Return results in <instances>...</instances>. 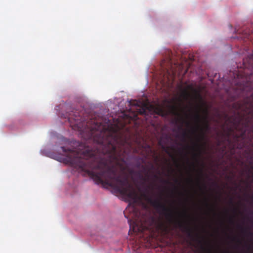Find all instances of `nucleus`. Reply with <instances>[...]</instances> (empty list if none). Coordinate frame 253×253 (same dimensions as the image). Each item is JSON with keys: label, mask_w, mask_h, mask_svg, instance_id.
<instances>
[{"label": "nucleus", "mask_w": 253, "mask_h": 253, "mask_svg": "<svg viewBox=\"0 0 253 253\" xmlns=\"http://www.w3.org/2000/svg\"><path fill=\"white\" fill-rule=\"evenodd\" d=\"M94 123L95 149L87 147L77 152L61 147L64 162L88 174L96 184L108 185L136 203L140 198L125 172L126 159L131 151L128 137L117 128Z\"/></svg>", "instance_id": "nucleus-1"}, {"label": "nucleus", "mask_w": 253, "mask_h": 253, "mask_svg": "<svg viewBox=\"0 0 253 253\" xmlns=\"http://www.w3.org/2000/svg\"><path fill=\"white\" fill-rule=\"evenodd\" d=\"M141 196L150 203L160 214L165 216V219L169 223L173 224L174 226L176 227L185 228L188 233L189 236H192L190 229L186 227L181 221L178 220L175 217L173 211L168 208L165 204L162 203L161 197L159 199L154 200L151 197L146 193L142 194Z\"/></svg>", "instance_id": "nucleus-2"}, {"label": "nucleus", "mask_w": 253, "mask_h": 253, "mask_svg": "<svg viewBox=\"0 0 253 253\" xmlns=\"http://www.w3.org/2000/svg\"><path fill=\"white\" fill-rule=\"evenodd\" d=\"M194 120L196 122V126L192 127V132L196 133L198 130H199L200 134L197 137V142L194 144V148L197 151V153H195L194 155L195 157L199 158L202 154V149L205 145V144L202 145L200 143L205 139L207 132L211 129V126L209 118L207 119L206 117L202 119L201 115L199 112L194 115Z\"/></svg>", "instance_id": "nucleus-3"}, {"label": "nucleus", "mask_w": 253, "mask_h": 253, "mask_svg": "<svg viewBox=\"0 0 253 253\" xmlns=\"http://www.w3.org/2000/svg\"><path fill=\"white\" fill-rule=\"evenodd\" d=\"M167 65H165V61L161 63V67L164 70V77L167 78L169 82L173 81L176 75V68L179 69L182 66L177 63H173L172 58L170 55L168 57Z\"/></svg>", "instance_id": "nucleus-4"}, {"label": "nucleus", "mask_w": 253, "mask_h": 253, "mask_svg": "<svg viewBox=\"0 0 253 253\" xmlns=\"http://www.w3.org/2000/svg\"><path fill=\"white\" fill-rule=\"evenodd\" d=\"M65 118H67L69 123L72 127L77 128L81 127L83 126L82 123L84 121L81 113L77 112V110H72L71 112H68Z\"/></svg>", "instance_id": "nucleus-5"}, {"label": "nucleus", "mask_w": 253, "mask_h": 253, "mask_svg": "<svg viewBox=\"0 0 253 253\" xmlns=\"http://www.w3.org/2000/svg\"><path fill=\"white\" fill-rule=\"evenodd\" d=\"M193 91L194 93V96L196 99H199L200 100L201 102V105L199 106L198 110H197L195 114L199 112L200 113V111H202L203 113V115H201L202 119L203 118H205L206 117L208 119L209 117V108L207 105V104L205 102H204L202 99V97L200 91L196 89H193ZM200 114V113H199Z\"/></svg>", "instance_id": "nucleus-6"}, {"label": "nucleus", "mask_w": 253, "mask_h": 253, "mask_svg": "<svg viewBox=\"0 0 253 253\" xmlns=\"http://www.w3.org/2000/svg\"><path fill=\"white\" fill-rule=\"evenodd\" d=\"M128 222L130 226V230L129 232L132 231L133 233H141L147 228L146 225L141 219L138 217L134 221L130 219L128 220Z\"/></svg>", "instance_id": "nucleus-7"}, {"label": "nucleus", "mask_w": 253, "mask_h": 253, "mask_svg": "<svg viewBox=\"0 0 253 253\" xmlns=\"http://www.w3.org/2000/svg\"><path fill=\"white\" fill-rule=\"evenodd\" d=\"M197 241L199 245L198 253H214L210 248L204 246L202 240L198 239Z\"/></svg>", "instance_id": "nucleus-8"}, {"label": "nucleus", "mask_w": 253, "mask_h": 253, "mask_svg": "<svg viewBox=\"0 0 253 253\" xmlns=\"http://www.w3.org/2000/svg\"><path fill=\"white\" fill-rule=\"evenodd\" d=\"M178 108L176 105H171L170 106V112L171 113L174 115H177L179 117H181L180 114L178 112ZM180 121H181L182 123L184 122V120L182 117H180Z\"/></svg>", "instance_id": "nucleus-9"}, {"label": "nucleus", "mask_w": 253, "mask_h": 253, "mask_svg": "<svg viewBox=\"0 0 253 253\" xmlns=\"http://www.w3.org/2000/svg\"><path fill=\"white\" fill-rule=\"evenodd\" d=\"M154 169V166L153 165H151V169L147 171L145 177H144L141 173H139L140 178L145 182L148 181L149 179V173L150 172V170L151 169Z\"/></svg>", "instance_id": "nucleus-10"}, {"label": "nucleus", "mask_w": 253, "mask_h": 253, "mask_svg": "<svg viewBox=\"0 0 253 253\" xmlns=\"http://www.w3.org/2000/svg\"><path fill=\"white\" fill-rule=\"evenodd\" d=\"M158 114L162 117H166L168 115L167 113L162 108L159 109Z\"/></svg>", "instance_id": "nucleus-11"}, {"label": "nucleus", "mask_w": 253, "mask_h": 253, "mask_svg": "<svg viewBox=\"0 0 253 253\" xmlns=\"http://www.w3.org/2000/svg\"><path fill=\"white\" fill-rule=\"evenodd\" d=\"M137 112L139 114H145L146 113V110L143 107H139L138 109H137Z\"/></svg>", "instance_id": "nucleus-12"}, {"label": "nucleus", "mask_w": 253, "mask_h": 253, "mask_svg": "<svg viewBox=\"0 0 253 253\" xmlns=\"http://www.w3.org/2000/svg\"><path fill=\"white\" fill-rule=\"evenodd\" d=\"M153 178L156 180H158V179H160V177L157 174L153 173Z\"/></svg>", "instance_id": "nucleus-13"}, {"label": "nucleus", "mask_w": 253, "mask_h": 253, "mask_svg": "<svg viewBox=\"0 0 253 253\" xmlns=\"http://www.w3.org/2000/svg\"><path fill=\"white\" fill-rule=\"evenodd\" d=\"M130 104L134 106H138V102L136 101H134V103H132V102H130Z\"/></svg>", "instance_id": "nucleus-14"}, {"label": "nucleus", "mask_w": 253, "mask_h": 253, "mask_svg": "<svg viewBox=\"0 0 253 253\" xmlns=\"http://www.w3.org/2000/svg\"><path fill=\"white\" fill-rule=\"evenodd\" d=\"M187 134L186 132L185 131H183L182 133L183 137L185 138L186 137H187Z\"/></svg>", "instance_id": "nucleus-15"}, {"label": "nucleus", "mask_w": 253, "mask_h": 253, "mask_svg": "<svg viewBox=\"0 0 253 253\" xmlns=\"http://www.w3.org/2000/svg\"><path fill=\"white\" fill-rule=\"evenodd\" d=\"M224 118H225V119H227L228 120L230 119V118L228 117V115L227 114H225L224 115Z\"/></svg>", "instance_id": "nucleus-16"}, {"label": "nucleus", "mask_w": 253, "mask_h": 253, "mask_svg": "<svg viewBox=\"0 0 253 253\" xmlns=\"http://www.w3.org/2000/svg\"><path fill=\"white\" fill-rule=\"evenodd\" d=\"M184 95L186 96H187L188 95L187 92L186 90L184 91Z\"/></svg>", "instance_id": "nucleus-17"}, {"label": "nucleus", "mask_w": 253, "mask_h": 253, "mask_svg": "<svg viewBox=\"0 0 253 253\" xmlns=\"http://www.w3.org/2000/svg\"><path fill=\"white\" fill-rule=\"evenodd\" d=\"M142 168H143L144 171H146L147 170L146 168V167L145 166H142Z\"/></svg>", "instance_id": "nucleus-18"}, {"label": "nucleus", "mask_w": 253, "mask_h": 253, "mask_svg": "<svg viewBox=\"0 0 253 253\" xmlns=\"http://www.w3.org/2000/svg\"><path fill=\"white\" fill-rule=\"evenodd\" d=\"M148 188L149 189H153V185H149V186H148Z\"/></svg>", "instance_id": "nucleus-19"}, {"label": "nucleus", "mask_w": 253, "mask_h": 253, "mask_svg": "<svg viewBox=\"0 0 253 253\" xmlns=\"http://www.w3.org/2000/svg\"><path fill=\"white\" fill-rule=\"evenodd\" d=\"M230 202L231 204H233V199L231 198L230 199Z\"/></svg>", "instance_id": "nucleus-20"}, {"label": "nucleus", "mask_w": 253, "mask_h": 253, "mask_svg": "<svg viewBox=\"0 0 253 253\" xmlns=\"http://www.w3.org/2000/svg\"><path fill=\"white\" fill-rule=\"evenodd\" d=\"M164 182H165L166 183H169V181H168V180H164Z\"/></svg>", "instance_id": "nucleus-21"}, {"label": "nucleus", "mask_w": 253, "mask_h": 253, "mask_svg": "<svg viewBox=\"0 0 253 253\" xmlns=\"http://www.w3.org/2000/svg\"><path fill=\"white\" fill-rule=\"evenodd\" d=\"M186 123L187 126H189V123L188 122H186Z\"/></svg>", "instance_id": "nucleus-22"}, {"label": "nucleus", "mask_w": 253, "mask_h": 253, "mask_svg": "<svg viewBox=\"0 0 253 253\" xmlns=\"http://www.w3.org/2000/svg\"><path fill=\"white\" fill-rule=\"evenodd\" d=\"M237 242H238V243H241V241H240V240H237Z\"/></svg>", "instance_id": "nucleus-23"}, {"label": "nucleus", "mask_w": 253, "mask_h": 253, "mask_svg": "<svg viewBox=\"0 0 253 253\" xmlns=\"http://www.w3.org/2000/svg\"><path fill=\"white\" fill-rule=\"evenodd\" d=\"M161 226H164V227H165V225L163 223H162V224H161Z\"/></svg>", "instance_id": "nucleus-24"}, {"label": "nucleus", "mask_w": 253, "mask_h": 253, "mask_svg": "<svg viewBox=\"0 0 253 253\" xmlns=\"http://www.w3.org/2000/svg\"><path fill=\"white\" fill-rule=\"evenodd\" d=\"M189 180L190 182H192V179H189Z\"/></svg>", "instance_id": "nucleus-25"}, {"label": "nucleus", "mask_w": 253, "mask_h": 253, "mask_svg": "<svg viewBox=\"0 0 253 253\" xmlns=\"http://www.w3.org/2000/svg\"><path fill=\"white\" fill-rule=\"evenodd\" d=\"M206 205L209 206L208 203L206 202Z\"/></svg>", "instance_id": "nucleus-26"}, {"label": "nucleus", "mask_w": 253, "mask_h": 253, "mask_svg": "<svg viewBox=\"0 0 253 253\" xmlns=\"http://www.w3.org/2000/svg\"><path fill=\"white\" fill-rule=\"evenodd\" d=\"M186 211L184 212V215H186Z\"/></svg>", "instance_id": "nucleus-27"}, {"label": "nucleus", "mask_w": 253, "mask_h": 253, "mask_svg": "<svg viewBox=\"0 0 253 253\" xmlns=\"http://www.w3.org/2000/svg\"><path fill=\"white\" fill-rule=\"evenodd\" d=\"M249 233H250V235H252V233L250 232Z\"/></svg>", "instance_id": "nucleus-28"}, {"label": "nucleus", "mask_w": 253, "mask_h": 253, "mask_svg": "<svg viewBox=\"0 0 253 253\" xmlns=\"http://www.w3.org/2000/svg\"><path fill=\"white\" fill-rule=\"evenodd\" d=\"M175 182H178V180L177 179L175 180Z\"/></svg>", "instance_id": "nucleus-29"}]
</instances>
